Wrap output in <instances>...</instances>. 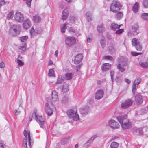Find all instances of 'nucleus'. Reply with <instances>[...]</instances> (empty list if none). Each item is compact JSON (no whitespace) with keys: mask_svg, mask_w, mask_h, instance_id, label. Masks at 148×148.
Listing matches in <instances>:
<instances>
[{"mask_svg":"<svg viewBox=\"0 0 148 148\" xmlns=\"http://www.w3.org/2000/svg\"><path fill=\"white\" fill-rule=\"evenodd\" d=\"M68 100L67 97H63L61 100V102L63 103H67Z\"/></svg>","mask_w":148,"mask_h":148,"instance_id":"c03bdc74","label":"nucleus"},{"mask_svg":"<svg viewBox=\"0 0 148 148\" xmlns=\"http://www.w3.org/2000/svg\"><path fill=\"white\" fill-rule=\"evenodd\" d=\"M31 23L29 19H27L23 22V26L24 29H28L30 26Z\"/></svg>","mask_w":148,"mask_h":148,"instance_id":"2eb2a0df","label":"nucleus"},{"mask_svg":"<svg viewBox=\"0 0 148 148\" xmlns=\"http://www.w3.org/2000/svg\"><path fill=\"white\" fill-rule=\"evenodd\" d=\"M34 31V29L33 27H32L31 29L30 30V32L31 37H32L33 36Z\"/></svg>","mask_w":148,"mask_h":148,"instance_id":"680f3d73","label":"nucleus"},{"mask_svg":"<svg viewBox=\"0 0 148 148\" xmlns=\"http://www.w3.org/2000/svg\"><path fill=\"white\" fill-rule=\"evenodd\" d=\"M116 82L118 83H120L122 82V79L120 77H116L115 79Z\"/></svg>","mask_w":148,"mask_h":148,"instance_id":"5fc2aeb1","label":"nucleus"},{"mask_svg":"<svg viewBox=\"0 0 148 148\" xmlns=\"http://www.w3.org/2000/svg\"><path fill=\"white\" fill-rule=\"evenodd\" d=\"M86 17L88 21H90L92 20V13L90 12H87L85 14Z\"/></svg>","mask_w":148,"mask_h":148,"instance_id":"4be33fe9","label":"nucleus"},{"mask_svg":"<svg viewBox=\"0 0 148 148\" xmlns=\"http://www.w3.org/2000/svg\"><path fill=\"white\" fill-rule=\"evenodd\" d=\"M6 3L9 4V2L8 1L5 2L4 0H0V8Z\"/></svg>","mask_w":148,"mask_h":148,"instance_id":"79ce46f5","label":"nucleus"},{"mask_svg":"<svg viewBox=\"0 0 148 148\" xmlns=\"http://www.w3.org/2000/svg\"><path fill=\"white\" fill-rule=\"evenodd\" d=\"M89 110V107L88 106L82 107L80 109L81 113L82 115H86L87 114Z\"/></svg>","mask_w":148,"mask_h":148,"instance_id":"4468645a","label":"nucleus"},{"mask_svg":"<svg viewBox=\"0 0 148 148\" xmlns=\"http://www.w3.org/2000/svg\"><path fill=\"white\" fill-rule=\"evenodd\" d=\"M117 68L118 70L121 72H123L125 70V69L123 66H122L119 63L117 66Z\"/></svg>","mask_w":148,"mask_h":148,"instance_id":"c756f323","label":"nucleus"},{"mask_svg":"<svg viewBox=\"0 0 148 148\" xmlns=\"http://www.w3.org/2000/svg\"><path fill=\"white\" fill-rule=\"evenodd\" d=\"M66 24H64L61 26V32L62 33H64L65 31V30L66 28Z\"/></svg>","mask_w":148,"mask_h":148,"instance_id":"f704fd0d","label":"nucleus"},{"mask_svg":"<svg viewBox=\"0 0 148 148\" xmlns=\"http://www.w3.org/2000/svg\"><path fill=\"white\" fill-rule=\"evenodd\" d=\"M135 100L137 105H140L143 101L142 96L140 94H137L135 97Z\"/></svg>","mask_w":148,"mask_h":148,"instance_id":"f8f14e48","label":"nucleus"},{"mask_svg":"<svg viewBox=\"0 0 148 148\" xmlns=\"http://www.w3.org/2000/svg\"><path fill=\"white\" fill-rule=\"evenodd\" d=\"M103 92L101 90H99L97 91L95 94V98L97 100H99L101 98L103 95Z\"/></svg>","mask_w":148,"mask_h":148,"instance_id":"ddd939ff","label":"nucleus"},{"mask_svg":"<svg viewBox=\"0 0 148 148\" xmlns=\"http://www.w3.org/2000/svg\"><path fill=\"white\" fill-rule=\"evenodd\" d=\"M111 67V64L108 63H105L102 66L101 69L103 71H106L108 70Z\"/></svg>","mask_w":148,"mask_h":148,"instance_id":"412c9836","label":"nucleus"},{"mask_svg":"<svg viewBox=\"0 0 148 148\" xmlns=\"http://www.w3.org/2000/svg\"><path fill=\"white\" fill-rule=\"evenodd\" d=\"M132 45L134 46L136 45L139 42H137V40L136 38H133L132 39Z\"/></svg>","mask_w":148,"mask_h":148,"instance_id":"4c0bfd02","label":"nucleus"},{"mask_svg":"<svg viewBox=\"0 0 148 148\" xmlns=\"http://www.w3.org/2000/svg\"><path fill=\"white\" fill-rule=\"evenodd\" d=\"M52 101L53 102H56L58 100L57 92L55 90H53L52 92Z\"/></svg>","mask_w":148,"mask_h":148,"instance_id":"aec40b11","label":"nucleus"},{"mask_svg":"<svg viewBox=\"0 0 148 148\" xmlns=\"http://www.w3.org/2000/svg\"><path fill=\"white\" fill-rule=\"evenodd\" d=\"M117 119L121 124L123 129H127L130 128L131 127V123L129 121L128 119L123 115L117 116Z\"/></svg>","mask_w":148,"mask_h":148,"instance_id":"f257e3e1","label":"nucleus"},{"mask_svg":"<svg viewBox=\"0 0 148 148\" xmlns=\"http://www.w3.org/2000/svg\"><path fill=\"white\" fill-rule=\"evenodd\" d=\"M64 80V78L61 75H59L57 79V81L56 84H60L62 83Z\"/></svg>","mask_w":148,"mask_h":148,"instance_id":"393cba45","label":"nucleus"},{"mask_svg":"<svg viewBox=\"0 0 148 148\" xmlns=\"http://www.w3.org/2000/svg\"><path fill=\"white\" fill-rule=\"evenodd\" d=\"M14 18L16 21L20 23L22 22L24 19L23 15L18 11L16 12L14 15Z\"/></svg>","mask_w":148,"mask_h":148,"instance_id":"6e6552de","label":"nucleus"},{"mask_svg":"<svg viewBox=\"0 0 148 148\" xmlns=\"http://www.w3.org/2000/svg\"><path fill=\"white\" fill-rule=\"evenodd\" d=\"M119 146V144L115 142H112L110 145L111 148H117Z\"/></svg>","mask_w":148,"mask_h":148,"instance_id":"473e14b6","label":"nucleus"},{"mask_svg":"<svg viewBox=\"0 0 148 148\" xmlns=\"http://www.w3.org/2000/svg\"><path fill=\"white\" fill-rule=\"evenodd\" d=\"M143 5L145 8H148V0H143Z\"/></svg>","mask_w":148,"mask_h":148,"instance_id":"58836bf2","label":"nucleus"},{"mask_svg":"<svg viewBox=\"0 0 148 148\" xmlns=\"http://www.w3.org/2000/svg\"><path fill=\"white\" fill-rule=\"evenodd\" d=\"M69 32L71 33H75V31L73 28L71 27L69 29Z\"/></svg>","mask_w":148,"mask_h":148,"instance_id":"0e129e2a","label":"nucleus"},{"mask_svg":"<svg viewBox=\"0 0 148 148\" xmlns=\"http://www.w3.org/2000/svg\"><path fill=\"white\" fill-rule=\"evenodd\" d=\"M65 44L69 47H72L76 43L75 38L73 36H67L65 38Z\"/></svg>","mask_w":148,"mask_h":148,"instance_id":"423d86ee","label":"nucleus"},{"mask_svg":"<svg viewBox=\"0 0 148 148\" xmlns=\"http://www.w3.org/2000/svg\"><path fill=\"white\" fill-rule=\"evenodd\" d=\"M141 79L140 78H138L135 79L133 82L132 85V92L133 94L135 93L136 85H138L141 82Z\"/></svg>","mask_w":148,"mask_h":148,"instance_id":"dca6fc26","label":"nucleus"},{"mask_svg":"<svg viewBox=\"0 0 148 148\" xmlns=\"http://www.w3.org/2000/svg\"><path fill=\"white\" fill-rule=\"evenodd\" d=\"M69 90V86L67 84H64L62 88V91L64 92H67Z\"/></svg>","mask_w":148,"mask_h":148,"instance_id":"a878e982","label":"nucleus"},{"mask_svg":"<svg viewBox=\"0 0 148 148\" xmlns=\"http://www.w3.org/2000/svg\"><path fill=\"white\" fill-rule=\"evenodd\" d=\"M21 112L18 109H16L15 110V114L16 115H18L21 113Z\"/></svg>","mask_w":148,"mask_h":148,"instance_id":"13d9d810","label":"nucleus"},{"mask_svg":"<svg viewBox=\"0 0 148 148\" xmlns=\"http://www.w3.org/2000/svg\"><path fill=\"white\" fill-rule=\"evenodd\" d=\"M138 28V25L137 24L134 25L132 27V29L133 32H136Z\"/></svg>","mask_w":148,"mask_h":148,"instance_id":"a19ab883","label":"nucleus"},{"mask_svg":"<svg viewBox=\"0 0 148 148\" xmlns=\"http://www.w3.org/2000/svg\"><path fill=\"white\" fill-rule=\"evenodd\" d=\"M97 30L100 33H102L104 32L105 31V29L103 27V24L99 25L97 27Z\"/></svg>","mask_w":148,"mask_h":148,"instance_id":"bb28decb","label":"nucleus"},{"mask_svg":"<svg viewBox=\"0 0 148 148\" xmlns=\"http://www.w3.org/2000/svg\"><path fill=\"white\" fill-rule=\"evenodd\" d=\"M65 4L64 3H60L59 5V8L61 9H63L64 6Z\"/></svg>","mask_w":148,"mask_h":148,"instance_id":"69168bd1","label":"nucleus"},{"mask_svg":"<svg viewBox=\"0 0 148 148\" xmlns=\"http://www.w3.org/2000/svg\"><path fill=\"white\" fill-rule=\"evenodd\" d=\"M48 75L50 77L54 76H55L54 71L53 69H51L49 70Z\"/></svg>","mask_w":148,"mask_h":148,"instance_id":"72a5a7b5","label":"nucleus"},{"mask_svg":"<svg viewBox=\"0 0 148 148\" xmlns=\"http://www.w3.org/2000/svg\"><path fill=\"white\" fill-rule=\"evenodd\" d=\"M67 9V8H65L62 13L61 19L63 20H66L68 18L69 12L66 10Z\"/></svg>","mask_w":148,"mask_h":148,"instance_id":"a211bd4d","label":"nucleus"},{"mask_svg":"<svg viewBox=\"0 0 148 148\" xmlns=\"http://www.w3.org/2000/svg\"><path fill=\"white\" fill-rule=\"evenodd\" d=\"M119 62H123L122 65L123 66H125L127 65V60L126 59H125V61H121L119 59Z\"/></svg>","mask_w":148,"mask_h":148,"instance_id":"603ef678","label":"nucleus"},{"mask_svg":"<svg viewBox=\"0 0 148 148\" xmlns=\"http://www.w3.org/2000/svg\"><path fill=\"white\" fill-rule=\"evenodd\" d=\"M123 29H119L116 31V34H119L123 32Z\"/></svg>","mask_w":148,"mask_h":148,"instance_id":"052dcab7","label":"nucleus"},{"mask_svg":"<svg viewBox=\"0 0 148 148\" xmlns=\"http://www.w3.org/2000/svg\"><path fill=\"white\" fill-rule=\"evenodd\" d=\"M21 27L18 25H14L11 26L9 30V34L12 36L18 35L21 31Z\"/></svg>","mask_w":148,"mask_h":148,"instance_id":"f03ea898","label":"nucleus"},{"mask_svg":"<svg viewBox=\"0 0 148 148\" xmlns=\"http://www.w3.org/2000/svg\"><path fill=\"white\" fill-rule=\"evenodd\" d=\"M134 131L136 133H138L140 135H141L143 133V131L139 128H135Z\"/></svg>","mask_w":148,"mask_h":148,"instance_id":"c9c22d12","label":"nucleus"},{"mask_svg":"<svg viewBox=\"0 0 148 148\" xmlns=\"http://www.w3.org/2000/svg\"><path fill=\"white\" fill-rule=\"evenodd\" d=\"M27 138H25L23 140V145L25 148H27Z\"/></svg>","mask_w":148,"mask_h":148,"instance_id":"a18cd8bd","label":"nucleus"},{"mask_svg":"<svg viewBox=\"0 0 148 148\" xmlns=\"http://www.w3.org/2000/svg\"><path fill=\"white\" fill-rule=\"evenodd\" d=\"M73 77V75L71 73H67L66 74L65 77V79L70 80L72 79Z\"/></svg>","mask_w":148,"mask_h":148,"instance_id":"7c9ffc66","label":"nucleus"},{"mask_svg":"<svg viewBox=\"0 0 148 148\" xmlns=\"http://www.w3.org/2000/svg\"><path fill=\"white\" fill-rule=\"evenodd\" d=\"M140 66L144 69H148V62H143L139 63Z\"/></svg>","mask_w":148,"mask_h":148,"instance_id":"b1692460","label":"nucleus"},{"mask_svg":"<svg viewBox=\"0 0 148 148\" xmlns=\"http://www.w3.org/2000/svg\"><path fill=\"white\" fill-rule=\"evenodd\" d=\"M28 38V37L27 36H24L20 37V39L22 42H24L27 40Z\"/></svg>","mask_w":148,"mask_h":148,"instance_id":"8fccbe9b","label":"nucleus"},{"mask_svg":"<svg viewBox=\"0 0 148 148\" xmlns=\"http://www.w3.org/2000/svg\"><path fill=\"white\" fill-rule=\"evenodd\" d=\"M108 49L109 51L111 53H115L116 51V49L114 46V44L110 43L109 44Z\"/></svg>","mask_w":148,"mask_h":148,"instance_id":"6ab92c4d","label":"nucleus"},{"mask_svg":"<svg viewBox=\"0 0 148 148\" xmlns=\"http://www.w3.org/2000/svg\"><path fill=\"white\" fill-rule=\"evenodd\" d=\"M13 11H11L8 14L7 18L8 19H12L13 17Z\"/></svg>","mask_w":148,"mask_h":148,"instance_id":"37998d69","label":"nucleus"},{"mask_svg":"<svg viewBox=\"0 0 148 148\" xmlns=\"http://www.w3.org/2000/svg\"><path fill=\"white\" fill-rule=\"evenodd\" d=\"M120 27V25H118L116 24L112 23L110 26V28L111 30L114 31L116 30L117 29H119Z\"/></svg>","mask_w":148,"mask_h":148,"instance_id":"5701e85b","label":"nucleus"},{"mask_svg":"<svg viewBox=\"0 0 148 148\" xmlns=\"http://www.w3.org/2000/svg\"><path fill=\"white\" fill-rule=\"evenodd\" d=\"M122 7L121 4L117 1H112L110 6V11L114 13L117 12Z\"/></svg>","mask_w":148,"mask_h":148,"instance_id":"39448f33","label":"nucleus"},{"mask_svg":"<svg viewBox=\"0 0 148 148\" xmlns=\"http://www.w3.org/2000/svg\"><path fill=\"white\" fill-rule=\"evenodd\" d=\"M109 125L112 129H118L120 127V125L115 121L113 120H111L109 121Z\"/></svg>","mask_w":148,"mask_h":148,"instance_id":"1a4fd4ad","label":"nucleus"},{"mask_svg":"<svg viewBox=\"0 0 148 148\" xmlns=\"http://www.w3.org/2000/svg\"><path fill=\"white\" fill-rule=\"evenodd\" d=\"M26 43H25V42H24L23 43V45H22L20 46V47L19 48V49L23 51H25V50L26 49Z\"/></svg>","mask_w":148,"mask_h":148,"instance_id":"09e8293b","label":"nucleus"},{"mask_svg":"<svg viewBox=\"0 0 148 148\" xmlns=\"http://www.w3.org/2000/svg\"><path fill=\"white\" fill-rule=\"evenodd\" d=\"M32 0H28L26 2V3L27 4L29 7H30L31 6V2Z\"/></svg>","mask_w":148,"mask_h":148,"instance_id":"e2e57ef3","label":"nucleus"},{"mask_svg":"<svg viewBox=\"0 0 148 148\" xmlns=\"http://www.w3.org/2000/svg\"><path fill=\"white\" fill-rule=\"evenodd\" d=\"M47 103L45 106V111L47 115L50 116L52 114L53 111L52 110L53 106L51 103V101L50 97H48L47 98Z\"/></svg>","mask_w":148,"mask_h":148,"instance_id":"20e7f679","label":"nucleus"},{"mask_svg":"<svg viewBox=\"0 0 148 148\" xmlns=\"http://www.w3.org/2000/svg\"><path fill=\"white\" fill-rule=\"evenodd\" d=\"M103 59H104L110 60L111 61H113V58L111 56H104Z\"/></svg>","mask_w":148,"mask_h":148,"instance_id":"de8ad7c7","label":"nucleus"},{"mask_svg":"<svg viewBox=\"0 0 148 148\" xmlns=\"http://www.w3.org/2000/svg\"><path fill=\"white\" fill-rule=\"evenodd\" d=\"M138 4L136 2L132 8V10L134 13H136L138 12Z\"/></svg>","mask_w":148,"mask_h":148,"instance_id":"c85d7f7f","label":"nucleus"},{"mask_svg":"<svg viewBox=\"0 0 148 148\" xmlns=\"http://www.w3.org/2000/svg\"><path fill=\"white\" fill-rule=\"evenodd\" d=\"M17 63L18 65L20 66H23L24 64L23 62L19 59L17 60Z\"/></svg>","mask_w":148,"mask_h":148,"instance_id":"3c124183","label":"nucleus"},{"mask_svg":"<svg viewBox=\"0 0 148 148\" xmlns=\"http://www.w3.org/2000/svg\"><path fill=\"white\" fill-rule=\"evenodd\" d=\"M116 15V17L118 19H121L123 16V14L121 12H118Z\"/></svg>","mask_w":148,"mask_h":148,"instance_id":"2f4dec72","label":"nucleus"},{"mask_svg":"<svg viewBox=\"0 0 148 148\" xmlns=\"http://www.w3.org/2000/svg\"><path fill=\"white\" fill-rule=\"evenodd\" d=\"M34 113H36V111H34V112L32 114V115L31 116H30L29 117V121L30 122L32 121V117H33L35 119L34 116Z\"/></svg>","mask_w":148,"mask_h":148,"instance_id":"bf43d9fd","label":"nucleus"},{"mask_svg":"<svg viewBox=\"0 0 148 148\" xmlns=\"http://www.w3.org/2000/svg\"><path fill=\"white\" fill-rule=\"evenodd\" d=\"M67 114L69 118V121H77L79 119V116L76 110L70 109L68 110L67 112Z\"/></svg>","mask_w":148,"mask_h":148,"instance_id":"7ed1b4c3","label":"nucleus"},{"mask_svg":"<svg viewBox=\"0 0 148 148\" xmlns=\"http://www.w3.org/2000/svg\"><path fill=\"white\" fill-rule=\"evenodd\" d=\"M133 101L132 100L128 99L125 101L121 104L122 108L125 109L130 107L132 104Z\"/></svg>","mask_w":148,"mask_h":148,"instance_id":"9d476101","label":"nucleus"},{"mask_svg":"<svg viewBox=\"0 0 148 148\" xmlns=\"http://www.w3.org/2000/svg\"><path fill=\"white\" fill-rule=\"evenodd\" d=\"M125 81L127 83L130 84L131 82V81L125 78Z\"/></svg>","mask_w":148,"mask_h":148,"instance_id":"774afa93","label":"nucleus"},{"mask_svg":"<svg viewBox=\"0 0 148 148\" xmlns=\"http://www.w3.org/2000/svg\"><path fill=\"white\" fill-rule=\"evenodd\" d=\"M92 140L89 139L87 142H86L84 144V146L86 147L89 146L91 145L92 144Z\"/></svg>","mask_w":148,"mask_h":148,"instance_id":"e433bc0d","label":"nucleus"},{"mask_svg":"<svg viewBox=\"0 0 148 148\" xmlns=\"http://www.w3.org/2000/svg\"><path fill=\"white\" fill-rule=\"evenodd\" d=\"M136 46V48L137 51H140L141 50L142 48V46L140 44L139 42Z\"/></svg>","mask_w":148,"mask_h":148,"instance_id":"49530a36","label":"nucleus"},{"mask_svg":"<svg viewBox=\"0 0 148 148\" xmlns=\"http://www.w3.org/2000/svg\"><path fill=\"white\" fill-rule=\"evenodd\" d=\"M141 17L145 20H148V13H143L142 14Z\"/></svg>","mask_w":148,"mask_h":148,"instance_id":"ea45409f","label":"nucleus"},{"mask_svg":"<svg viewBox=\"0 0 148 148\" xmlns=\"http://www.w3.org/2000/svg\"><path fill=\"white\" fill-rule=\"evenodd\" d=\"M33 18L34 22L36 23H38L41 21V18L39 16H34Z\"/></svg>","mask_w":148,"mask_h":148,"instance_id":"cd10ccee","label":"nucleus"},{"mask_svg":"<svg viewBox=\"0 0 148 148\" xmlns=\"http://www.w3.org/2000/svg\"><path fill=\"white\" fill-rule=\"evenodd\" d=\"M83 58V56L81 54H77L75 58L74 62V63L77 64L79 63L82 61Z\"/></svg>","mask_w":148,"mask_h":148,"instance_id":"f3484780","label":"nucleus"},{"mask_svg":"<svg viewBox=\"0 0 148 148\" xmlns=\"http://www.w3.org/2000/svg\"><path fill=\"white\" fill-rule=\"evenodd\" d=\"M101 46L103 48H104L105 46V41L104 39H102L100 41Z\"/></svg>","mask_w":148,"mask_h":148,"instance_id":"6e6d98bb","label":"nucleus"},{"mask_svg":"<svg viewBox=\"0 0 148 148\" xmlns=\"http://www.w3.org/2000/svg\"><path fill=\"white\" fill-rule=\"evenodd\" d=\"M23 134L25 136V138H27V136H28L27 140L29 143V145L30 147H31L32 142L31 139L30 131L28 130L27 131L26 130H25L23 132Z\"/></svg>","mask_w":148,"mask_h":148,"instance_id":"9b49d317","label":"nucleus"},{"mask_svg":"<svg viewBox=\"0 0 148 148\" xmlns=\"http://www.w3.org/2000/svg\"><path fill=\"white\" fill-rule=\"evenodd\" d=\"M131 54L134 56H136L138 55L142 54V53H137L135 52H132Z\"/></svg>","mask_w":148,"mask_h":148,"instance_id":"4d7b16f0","label":"nucleus"},{"mask_svg":"<svg viewBox=\"0 0 148 148\" xmlns=\"http://www.w3.org/2000/svg\"><path fill=\"white\" fill-rule=\"evenodd\" d=\"M114 71H111L110 73V75L111 78V81L112 82V83L114 81V78L113 76L114 74Z\"/></svg>","mask_w":148,"mask_h":148,"instance_id":"864d4df0","label":"nucleus"},{"mask_svg":"<svg viewBox=\"0 0 148 148\" xmlns=\"http://www.w3.org/2000/svg\"><path fill=\"white\" fill-rule=\"evenodd\" d=\"M35 117V119L38 122L41 128H44V125L45 123V119L42 116L37 115L36 113L34 114Z\"/></svg>","mask_w":148,"mask_h":148,"instance_id":"0eeeda50","label":"nucleus"},{"mask_svg":"<svg viewBox=\"0 0 148 148\" xmlns=\"http://www.w3.org/2000/svg\"><path fill=\"white\" fill-rule=\"evenodd\" d=\"M97 137V136L96 135H95L93 136L90 139V140H92V141L93 142V141Z\"/></svg>","mask_w":148,"mask_h":148,"instance_id":"338daca9","label":"nucleus"}]
</instances>
